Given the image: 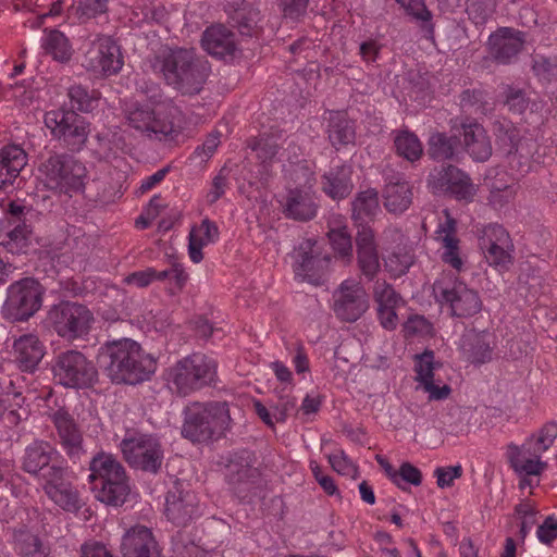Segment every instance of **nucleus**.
<instances>
[{"instance_id": "f3484780", "label": "nucleus", "mask_w": 557, "mask_h": 557, "mask_svg": "<svg viewBox=\"0 0 557 557\" xmlns=\"http://www.w3.org/2000/svg\"><path fill=\"white\" fill-rule=\"evenodd\" d=\"M294 272L297 277L313 285H321L330 270V255H322L317 240L304 239L295 249Z\"/></svg>"}, {"instance_id": "6e6552de", "label": "nucleus", "mask_w": 557, "mask_h": 557, "mask_svg": "<svg viewBox=\"0 0 557 557\" xmlns=\"http://www.w3.org/2000/svg\"><path fill=\"white\" fill-rule=\"evenodd\" d=\"M216 363L202 354H193L177 361L170 370L169 382L177 394L186 396L214 382Z\"/></svg>"}, {"instance_id": "4d7b16f0", "label": "nucleus", "mask_w": 557, "mask_h": 557, "mask_svg": "<svg viewBox=\"0 0 557 557\" xmlns=\"http://www.w3.org/2000/svg\"><path fill=\"white\" fill-rule=\"evenodd\" d=\"M386 268L394 276H401L407 273L413 264V255L403 249L392 252L385 261Z\"/></svg>"}, {"instance_id": "49530a36", "label": "nucleus", "mask_w": 557, "mask_h": 557, "mask_svg": "<svg viewBox=\"0 0 557 557\" xmlns=\"http://www.w3.org/2000/svg\"><path fill=\"white\" fill-rule=\"evenodd\" d=\"M42 48L59 62H67L72 57V47L69 39L58 29H51L47 34Z\"/></svg>"}, {"instance_id": "7c9ffc66", "label": "nucleus", "mask_w": 557, "mask_h": 557, "mask_svg": "<svg viewBox=\"0 0 557 557\" xmlns=\"http://www.w3.org/2000/svg\"><path fill=\"white\" fill-rule=\"evenodd\" d=\"M463 147L470 158L475 162L487 161L493 152L491 138L485 128L478 122L461 124Z\"/></svg>"}, {"instance_id": "9b49d317", "label": "nucleus", "mask_w": 557, "mask_h": 557, "mask_svg": "<svg viewBox=\"0 0 557 557\" xmlns=\"http://www.w3.org/2000/svg\"><path fill=\"white\" fill-rule=\"evenodd\" d=\"M33 214L30 207L20 201H10L4 208V218L0 221V247L12 255L26 253L30 246Z\"/></svg>"}, {"instance_id": "8fccbe9b", "label": "nucleus", "mask_w": 557, "mask_h": 557, "mask_svg": "<svg viewBox=\"0 0 557 557\" xmlns=\"http://www.w3.org/2000/svg\"><path fill=\"white\" fill-rule=\"evenodd\" d=\"M495 9L496 0H467V14L475 25H483Z\"/></svg>"}, {"instance_id": "cd10ccee", "label": "nucleus", "mask_w": 557, "mask_h": 557, "mask_svg": "<svg viewBox=\"0 0 557 557\" xmlns=\"http://www.w3.org/2000/svg\"><path fill=\"white\" fill-rule=\"evenodd\" d=\"M55 455H58V451L49 442L35 440L24 448L21 457V469L45 481L47 472L52 467L59 466L58 463H51Z\"/></svg>"}, {"instance_id": "58836bf2", "label": "nucleus", "mask_w": 557, "mask_h": 557, "mask_svg": "<svg viewBox=\"0 0 557 557\" xmlns=\"http://www.w3.org/2000/svg\"><path fill=\"white\" fill-rule=\"evenodd\" d=\"M459 139L445 133H434L428 141V154L436 162L457 160Z\"/></svg>"}, {"instance_id": "79ce46f5", "label": "nucleus", "mask_w": 557, "mask_h": 557, "mask_svg": "<svg viewBox=\"0 0 557 557\" xmlns=\"http://www.w3.org/2000/svg\"><path fill=\"white\" fill-rule=\"evenodd\" d=\"M493 133L498 148L505 153L513 152V149L518 150V147L527 145V141L521 140L519 129L509 120H496L493 123Z\"/></svg>"}, {"instance_id": "e2e57ef3", "label": "nucleus", "mask_w": 557, "mask_h": 557, "mask_svg": "<svg viewBox=\"0 0 557 557\" xmlns=\"http://www.w3.org/2000/svg\"><path fill=\"white\" fill-rule=\"evenodd\" d=\"M433 359L434 355L432 351H425L422 354L417 362H416V373H417V380L421 382L423 385L428 384L429 382L433 381Z\"/></svg>"}, {"instance_id": "a19ab883", "label": "nucleus", "mask_w": 557, "mask_h": 557, "mask_svg": "<svg viewBox=\"0 0 557 557\" xmlns=\"http://www.w3.org/2000/svg\"><path fill=\"white\" fill-rule=\"evenodd\" d=\"M327 134L332 146L336 149L352 143L355 139V128L351 121L341 112L331 115Z\"/></svg>"}, {"instance_id": "13d9d810", "label": "nucleus", "mask_w": 557, "mask_h": 557, "mask_svg": "<svg viewBox=\"0 0 557 557\" xmlns=\"http://www.w3.org/2000/svg\"><path fill=\"white\" fill-rule=\"evenodd\" d=\"M535 75L547 83L557 79V58L537 55L533 62Z\"/></svg>"}, {"instance_id": "393cba45", "label": "nucleus", "mask_w": 557, "mask_h": 557, "mask_svg": "<svg viewBox=\"0 0 557 557\" xmlns=\"http://www.w3.org/2000/svg\"><path fill=\"white\" fill-rule=\"evenodd\" d=\"M200 42L208 54L219 60H234L240 52L235 34L221 23L208 26L201 35Z\"/></svg>"}, {"instance_id": "473e14b6", "label": "nucleus", "mask_w": 557, "mask_h": 557, "mask_svg": "<svg viewBox=\"0 0 557 557\" xmlns=\"http://www.w3.org/2000/svg\"><path fill=\"white\" fill-rule=\"evenodd\" d=\"M14 360L22 371L33 372L45 356V346L34 334H24L13 343Z\"/></svg>"}, {"instance_id": "6ab92c4d", "label": "nucleus", "mask_w": 557, "mask_h": 557, "mask_svg": "<svg viewBox=\"0 0 557 557\" xmlns=\"http://www.w3.org/2000/svg\"><path fill=\"white\" fill-rule=\"evenodd\" d=\"M479 245L490 265L502 270L512 264L513 244L509 233L499 224H491L483 228Z\"/></svg>"}, {"instance_id": "37998d69", "label": "nucleus", "mask_w": 557, "mask_h": 557, "mask_svg": "<svg viewBox=\"0 0 557 557\" xmlns=\"http://www.w3.org/2000/svg\"><path fill=\"white\" fill-rule=\"evenodd\" d=\"M232 26L235 27L242 36L252 37L260 32V12L259 10L245 5L235 10L230 16Z\"/></svg>"}, {"instance_id": "4468645a", "label": "nucleus", "mask_w": 557, "mask_h": 557, "mask_svg": "<svg viewBox=\"0 0 557 557\" xmlns=\"http://www.w3.org/2000/svg\"><path fill=\"white\" fill-rule=\"evenodd\" d=\"M45 124L52 135L71 151H79L89 135V123L74 110L49 111L45 114Z\"/></svg>"}, {"instance_id": "de8ad7c7", "label": "nucleus", "mask_w": 557, "mask_h": 557, "mask_svg": "<svg viewBox=\"0 0 557 557\" xmlns=\"http://www.w3.org/2000/svg\"><path fill=\"white\" fill-rule=\"evenodd\" d=\"M396 2L410 15L416 22L420 23L422 30L433 35L434 25L432 23V13L428 10L423 0H396Z\"/></svg>"}, {"instance_id": "ddd939ff", "label": "nucleus", "mask_w": 557, "mask_h": 557, "mask_svg": "<svg viewBox=\"0 0 557 557\" xmlns=\"http://www.w3.org/2000/svg\"><path fill=\"white\" fill-rule=\"evenodd\" d=\"M39 172L48 187L64 193L82 190L87 178L86 166L69 154L50 156L40 164Z\"/></svg>"}, {"instance_id": "0e129e2a", "label": "nucleus", "mask_w": 557, "mask_h": 557, "mask_svg": "<svg viewBox=\"0 0 557 557\" xmlns=\"http://www.w3.org/2000/svg\"><path fill=\"white\" fill-rule=\"evenodd\" d=\"M397 482H393L399 488L404 490L401 485V481L418 486L422 482V473L421 471L411 465L410 462H403L399 469L396 471Z\"/></svg>"}, {"instance_id": "774afa93", "label": "nucleus", "mask_w": 557, "mask_h": 557, "mask_svg": "<svg viewBox=\"0 0 557 557\" xmlns=\"http://www.w3.org/2000/svg\"><path fill=\"white\" fill-rule=\"evenodd\" d=\"M536 536L541 543L550 545L557 539V519L554 516L546 517L539 525Z\"/></svg>"}, {"instance_id": "2eb2a0df", "label": "nucleus", "mask_w": 557, "mask_h": 557, "mask_svg": "<svg viewBox=\"0 0 557 557\" xmlns=\"http://www.w3.org/2000/svg\"><path fill=\"white\" fill-rule=\"evenodd\" d=\"M428 186L434 195H447L458 201L471 202L476 195L470 175L453 164L435 168L428 176Z\"/></svg>"}, {"instance_id": "4be33fe9", "label": "nucleus", "mask_w": 557, "mask_h": 557, "mask_svg": "<svg viewBox=\"0 0 557 557\" xmlns=\"http://www.w3.org/2000/svg\"><path fill=\"white\" fill-rule=\"evenodd\" d=\"M259 476V471L253 467L252 454L248 450L233 453L225 465V479L238 497L244 498Z\"/></svg>"}, {"instance_id": "c85d7f7f", "label": "nucleus", "mask_w": 557, "mask_h": 557, "mask_svg": "<svg viewBox=\"0 0 557 557\" xmlns=\"http://www.w3.org/2000/svg\"><path fill=\"white\" fill-rule=\"evenodd\" d=\"M121 553L123 557H162L152 531L145 525H135L126 531Z\"/></svg>"}, {"instance_id": "a878e982", "label": "nucleus", "mask_w": 557, "mask_h": 557, "mask_svg": "<svg viewBox=\"0 0 557 557\" xmlns=\"http://www.w3.org/2000/svg\"><path fill=\"white\" fill-rule=\"evenodd\" d=\"M66 469L63 466L52 467L45 475L44 490L58 506L66 511L75 512L81 509L82 503L78 492L69 483H65Z\"/></svg>"}, {"instance_id": "20e7f679", "label": "nucleus", "mask_w": 557, "mask_h": 557, "mask_svg": "<svg viewBox=\"0 0 557 557\" xmlns=\"http://www.w3.org/2000/svg\"><path fill=\"white\" fill-rule=\"evenodd\" d=\"M89 482L95 497L110 506H121L131 492L124 466L111 454L98 453L89 461Z\"/></svg>"}, {"instance_id": "3c124183", "label": "nucleus", "mask_w": 557, "mask_h": 557, "mask_svg": "<svg viewBox=\"0 0 557 557\" xmlns=\"http://www.w3.org/2000/svg\"><path fill=\"white\" fill-rule=\"evenodd\" d=\"M333 249L338 252L342 258L350 261L352 257V242L347 227L332 228L327 233Z\"/></svg>"}, {"instance_id": "f03ea898", "label": "nucleus", "mask_w": 557, "mask_h": 557, "mask_svg": "<svg viewBox=\"0 0 557 557\" xmlns=\"http://www.w3.org/2000/svg\"><path fill=\"white\" fill-rule=\"evenodd\" d=\"M158 69L166 83L182 95H198L211 72L210 64L197 55L195 49H170L156 59Z\"/></svg>"}, {"instance_id": "9d476101", "label": "nucleus", "mask_w": 557, "mask_h": 557, "mask_svg": "<svg viewBox=\"0 0 557 557\" xmlns=\"http://www.w3.org/2000/svg\"><path fill=\"white\" fill-rule=\"evenodd\" d=\"M47 319L60 337L71 342L86 338L95 323L94 313L87 306L69 300L53 305Z\"/></svg>"}, {"instance_id": "412c9836", "label": "nucleus", "mask_w": 557, "mask_h": 557, "mask_svg": "<svg viewBox=\"0 0 557 557\" xmlns=\"http://www.w3.org/2000/svg\"><path fill=\"white\" fill-rule=\"evenodd\" d=\"M525 34L512 27H499L487 40L491 59L503 65L512 63L522 51Z\"/></svg>"}, {"instance_id": "423d86ee", "label": "nucleus", "mask_w": 557, "mask_h": 557, "mask_svg": "<svg viewBox=\"0 0 557 557\" xmlns=\"http://www.w3.org/2000/svg\"><path fill=\"white\" fill-rule=\"evenodd\" d=\"M295 187L287 189L283 213L287 219L308 222L318 214L319 203L313 190L314 172L306 164H297L293 170Z\"/></svg>"}, {"instance_id": "c03bdc74", "label": "nucleus", "mask_w": 557, "mask_h": 557, "mask_svg": "<svg viewBox=\"0 0 557 557\" xmlns=\"http://www.w3.org/2000/svg\"><path fill=\"white\" fill-rule=\"evenodd\" d=\"M69 110L88 113L98 106L99 95L96 90H89L83 85H72L67 89Z\"/></svg>"}, {"instance_id": "6e6d98bb", "label": "nucleus", "mask_w": 557, "mask_h": 557, "mask_svg": "<svg viewBox=\"0 0 557 557\" xmlns=\"http://www.w3.org/2000/svg\"><path fill=\"white\" fill-rule=\"evenodd\" d=\"M249 146L253 151H256L257 158L262 163L273 161L280 151V145L272 137L262 136L255 139Z\"/></svg>"}, {"instance_id": "338daca9", "label": "nucleus", "mask_w": 557, "mask_h": 557, "mask_svg": "<svg viewBox=\"0 0 557 557\" xmlns=\"http://www.w3.org/2000/svg\"><path fill=\"white\" fill-rule=\"evenodd\" d=\"M228 182V171L222 168L213 177L211 188L207 194V201L212 205L216 202L224 194Z\"/></svg>"}, {"instance_id": "f704fd0d", "label": "nucleus", "mask_w": 557, "mask_h": 557, "mask_svg": "<svg viewBox=\"0 0 557 557\" xmlns=\"http://www.w3.org/2000/svg\"><path fill=\"white\" fill-rule=\"evenodd\" d=\"M351 174L350 165L343 164L332 168L321 177L323 193L333 200L345 199L354 188Z\"/></svg>"}, {"instance_id": "f8f14e48", "label": "nucleus", "mask_w": 557, "mask_h": 557, "mask_svg": "<svg viewBox=\"0 0 557 557\" xmlns=\"http://www.w3.org/2000/svg\"><path fill=\"white\" fill-rule=\"evenodd\" d=\"M52 372L58 383L67 388H90L99 381L98 370L94 362L76 349L58 354Z\"/></svg>"}, {"instance_id": "b1692460", "label": "nucleus", "mask_w": 557, "mask_h": 557, "mask_svg": "<svg viewBox=\"0 0 557 557\" xmlns=\"http://www.w3.org/2000/svg\"><path fill=\"white\" fill-rule=\"evenodd\" d=\"M495 348V335L490 331L467 330L460 338L462 358L475 367L491 362Z\"/></svg>"}, {"instance_id": "680f3d73", "label": "nucleus", "mask_w": 557, "mask_h": 557, "mask_svg": "<svg viewBox=\"0 0 557 557\" xmlns=\"http://www.w3.org/2000/svg\"><path fill=\"white\" fill-rule=\"evenodd\" d=\"M516 195V189L513 185H497L494 183L492 185L490 196L487 198L490 205L495 208H502L506 203H508L511 199H513Z\"/></svg>"}, {"instance_id": "5fc2aeb1", "label": "nucleus", "mask_w": 557, "mask_h": 557, "mask_svg": "<svg viewBox=\"0 0 557 557\" xmlns=\"http://www.w3.org/2000/svg\"><path fill=\"white\" fill-rule=\"evenodd\" d=\"M509 449H510V457H509L510 465L515 469L516 472L525 473L528 475H539L546 467V463L541 461L540 459H537V460L527 459L524 462L520 463L519 447L516 445H510Z\"/></svg>"}, {"instance_id": "72a5a7b5", "label": "nucleus", "mask_w": 557, "mask_h": 557, "mask_svg": "<svg viewBox=\"0 0 557 557\" xmlns=\"http://www.w3.org/2000/svg\"><path fill=\"white\" fill-rule=\"evenodd\" d=\"M27 164V153L18 145H7L0 149V189L12 186Z\"/></svg>"}, {"instance_id": "ea45409f", "label": "nucleus", "mask_w": 557, "mask_h": 557, "mask_svg": "<svg viewBox=\"0 0 557 557\" xmlns=\"http://www.w3.org/2000/svg\"><path fill=\"white\" fill-rule=\"evenodd\" d=\"M394 148L397 156L409 162L418 161L423 154V146L418 136L408 128L393 131Z\"/></svg>"}, {"instance_id": "c756f323", "label": "nucleus", "mask_w": 557, "mask_h": 557, "mask_svg": "<svg viewBox=\"0 0 557 557\" xmlns=\"http://www.w3.org/2000/svg\"><path fill=\"white\" fill-rule=\"evenodd\" d=\"M356 245L358 269L368 281H373L379 273L381 265L374 240V233L369 226H361L358 228Z\"/></svg>"}, {"instance_id": "052dcab7", "label": "nucleus", "mask_w": 557, "mask_h": 557, "mask_svg": "<svg viewBox=\"0 0 557 557\" xmlns=\"http://www.w3.org/2000/svg\"><path fill=\"white\" fill-rule=\"evenodd\" d=\"M432 324L423 315H411L404 323V334L406 337L426 336L432 333Z\"/></svg>"}, {"instance_id": "bb28decb", "label": "nucleus", "mask_w": 557, "mask_h": 557, "mask_svg": "<svg viewBox=\"0 0 557 557\" xmlns=\"http://www.w3.org/2000/svg\"><path fill=\"white\" fill-rule=\"evenodd\" d=\"M87 69L103 75L116 74L122 65L120 48L110 37L100 38L86 54Z\"/></svg>"}, {"instance_id": "aec40b11", "label": "nucleus", "mask_w": 557, "mask_h": 557, "mask_svg": "<svg viewBox=\"0 0 557 557\" xmlns=\"http://www.w3.org/2000/svg\"><path fill=\"white\" fill-rule=\"evenodd\" d=\"M434 293L440 302L449 305L455 317H472L482 309V301L478 292L469 288L462 282H456L450 287L435 284Z\"/></svg>"}, {"instance_id": "69168bd1", "label": "nucleus", "mask_w": 557, "mask_h": 557, "mask_svg": "<svg viewBox=\"0 0 557 557\" xmlns=\"http://www.w3.org/2000/svg\"><path fill=\"white\" fill-rule=\"evenodd\" d=\"M525 146L522 145L518 147V150L513 149V152L506 153L511 169H516L520 174L528 173L530 170L531 150L525 149Z\"/></svg>"}, {"instance_id": "0eeeda50", "label": "nucleus", "mask_w": 557, "mask_h": 557, "mask_svg": "<svg viewBox=\"0 0 557 557\" xmlns=\"http://www.w3.org/2000/svg\"><path fill=\"white\" fill-rule=\"evenodd\" d=\"M45 288L34 277H23L7 288L1 307L2 318L10 322L28 321L41 308Z\"/></svg>"}, {"instance_id": "a211bd4d", "label": "nucleus", "mask_w": 557, "mask_h": 557, "mask_svg": "<svg viewBox=\"0 0 557 557\" xmlns=\"http://www.w3.org/2000/svg\"><path fill=\"white\" fill-rule=\"evenodd\" d=\"M49 418L55 428L58 443L67 458L74 463L79 462L86 456V450L83 432L73 416L66 408L60 407L52 410Z\"/></svg>"}, {"instance_id": "f257e3e1", "label": "nucleus", "mask_w": 557, "mask_h": 557, "mask_svg": "<svg viewBox=\"0 0 557 557\" xmlns=\"http://www.w3.org/2000/svg\"><path fill=\"white\" fill-rule=\"evenodd\" d=\"M96 360L115 384H139L149 380L157 369L154 358L145 354L141 346L131 338L103 343L98 349Z\"/></svg>"}, {"instance_id": "c9c22d12", "label": "nucleus", "mask_w": 557, "mask_h": 557, "mask_svg": "<svg viewBox=\"0 0 557 557\" xmlns=\"http://www.w3.org/2000/svg\"><path fill=\"white\" fill-rule=\"evenodd\" d=\"M25 398L14 382L9 377H0V420L10 425H17L21 421L18 409Z\"/></svg>"}, {"instance_id": "bf43d9fd", "label": "nucleus", "mask_w": 557, "mask_h": 557, "mask_svg": "<svg viewBox=\"0 0 557 557\" xmlns=\"http://www.w3.org/2000/svg\"><path fill=\"white\" fill-rule=\"evenodd\" d=\"M189 236L206 246L218 239L219 230L214 222L209 219H205L201 221L199 226L191 228Z\"/></svg>"}, {"instance_id": "dca6fc26", "label": "nucleus", "mask_w": 557, "mask_h": 557, "mask_svg": "<svg viewBox=\"0 0 557 557\" xmlns=\"http://www.w3.org/2000/svg\"><path fill=\"white\" fill-rule=\"evenodd\" d=\"M332 310L335 317L347 323L358 321L369 309V295L361 284L352 278L344 280L332 294Z\"/></svg>"}, {"instance_id": "5701e85b", "label": "nucleus", "mask_w": 557, "mask_h": 557, "mask_svg": "<svg viewBox=\"0 0 557 557\" xmlns=\"http://www.w3.org/2000/svg\"><path fill=\"white\" fill-rule=\"evenodd\" d=\"M164 512L175 525H187L198 515L197 495L176 482L166 494Z\"/></svg>"}, {"instance_id": "39448f33", "label": "nucleus", "mask_w": 557, "mask_h": 557, "mask_svg": "<svg viewBox=\"0 0 557 557\" xmlns=\"http://www.w3.org/2000/svg\"><path fill=\"white\" fill-rule=\"evenodd\" d=\"M127 125L149 138H173L181 133L177 107L168 106L153 109L148 103H133L125 111Z\"/></svg>"}, {"instance_id": "e433bc0d", "label": "nucleus", "mask_w": 557, "mask_h": 557, "mask_svg": "<svg viewBox=\"0 0 557 557\" xmlns=\"http://www.w3.org/2000/svg\"><path fill=\"white\" fill-rule=\"evenodd\" d=\"M412 186L403 178H391L383 190L384 207L394 214L405 212L412 203Z\"/></svg>"}, {"instance_id": "603ef678", "label": "nucleus", "mask_w": 557, "mask_h": 557, "mask_svg": "<svg viewBox=\"0 0 557 557\" xmlns=\"http://www.w3.org/2000/svg\"><path fill=\"white\" fill-rule=\"evenodd\" d=\"M109 0H77L73 7L75 15L85 22L104 14L108 11Z\"/></svg>"}, {"instance_id": "4c0bfd02", "label": "nucleus", "mask_w": 557, "mask_h": 557, "mask_svg": "<svg viewBox=\"0 0 557 557\" xmlns=\"http://www.w3.org/2000/svg\"><path fill=\"white\" fill-rule=\"evenodd\" d=\"M351 207L352 219L359 223V228L366 226L363 223L380 211L377 191L374 188L359 191L352 200Z\"/></svg>"}, {"instance_id": "7ed1b4c3", "label": "nucleus", "mask_w": 557, "mask_h": 557, "mask_svg": "<svg viewBox=\"0 0 557 557\" xmlns=\"http://www.w3.org/2000/svg\"><path fill=\"white\" fill-rule=\"evenodd\" d=\"M231 423L227 403H194L184 411L181 433L191 443H208L223 437L230 430Z\"/></svg>"}, {"instance_id": "864d4df0", "label": "nucleus", "mask_w": 557, "mask_h": 557, "mask_svg": "<svg viewBox=\"0 0 557 557\" xmlns=\"http://www.w3.org/2000/svg\"><path fill=\"white\" fill-rule=\"evenodd\" d=\"M373 297L377 307H398L401 302L400 295H398L393 286L384 280L375 281Z\"/></svg>"}, {"instance_id": "1a4fd4ad", "label": "nucleus", "mask_w": 557, "mask_h": 557, "mask_svg": "<svg viewBox=\"0 0 557 557\" xmlns=\"http://www.w3.org/2000/svg\"><path fill=\"white\" fill-rule=\"evenodd\" d=\"M123 459L135 469L158 474L164 460V450L160 440L146 433L126 434L119 445Z\"/></svg>"}, {"instance_id": "a18cd8bd", "label": "nucleus", "mask_w": 557, "mask_h": 557, "mask_svg": "<svg viewBox=\"0 0 557 557\" xmlns=\"http://www.w3.org/2000/svg\"><path fill=\"white\" fill-rule=\"evenodd\" d=\"M13 539L22 557H46L40 540L26 528L14 529Z\"/></svg>"}, {"instance_id": "09e8293b", "label": "nucleus", "mask_w": 557, "mask_h": 557, "mask_svg": "<svg viewBox=\"0 0 557 557\" xmlns=\"http://www.w3.org/2000/svg\"><path fill=\"white\" fill-rule=\"evenodd\" d=\"M502 99L504 106L516 114H522L530 103L525 89L513 84L502 86Z\"/></svg>"}, {"instance_id": "2f4dec72", "label": "nucleus", "mask_w": 557, "mask_h": 557, "mask_svg": "<svg viewBox=\"0 0 557 557\" xmlns=\"http://www.w3.org/2000/svg\"><path fill=\"white\" fill-rule=\"evenodd\" d=\"M444 212L446 219L444 222L438 224L436 230V239L442 244L443 261L451 268L460 271L462 269L463 261L460 257L459 239L456 236L457 222L447 210Z\"/></svg>"}]
</instances>
